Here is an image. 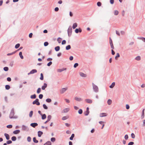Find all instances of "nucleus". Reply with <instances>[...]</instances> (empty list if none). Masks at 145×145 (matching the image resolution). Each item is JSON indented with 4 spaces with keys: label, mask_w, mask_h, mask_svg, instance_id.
I'll return each instance as SVG.
<instances>
[{
    "label": "nucleus",
    "mask_w": 145,
    "mask_h": 145,
    "mask_svg": "<svg viewBox=\"0 0 145 145\" xmlns=\"http://www.w3.org/2000/svg\"><path fill=\"white\" fill-rule=\"evenodd\" d=\"M14 109L12 108V109L10 112L9 115V118L10 119H16L17 118V117L16 116H14Z\"/></svg>",
    "instance_id": "1"
},
{
    "label": "nucleus",
    "mask_w": 145,
    "mask_h": 145,
    "mask_svg": "<svg viewBox=\"0 0 145 145\" xmlns=\"http://www.w3.org/2000/svg\"><path fill=\"white\" fill-rule=\"evenodd\" d=\"M92 84L93 85V88L94 91L96 93L98 92L99 91V89L98 86L95 85L93 83H92Z\"/></svg>",
    "instance_id": "2"
},
{
    "label": "nucleus",
    "mask_w": 145,
    "mask_h": 145,
    "mask_svg": "<svg viewBox=\"0 0 145 145\" xmlns=\"http://www.w3.org/2000/svg\"><path fill=\"white\" fill-rule=\"evenodd\" d=\"M68 36L69 37H70L72 34V28L71 26H70L67 30Z\"/></svg>",
    "instance_id": "3"
},
{
    "label": "nucleus",
    "mask_w": 145,
    "mask_h": 145,
    "mask_svg": "<svg viewBox=\"0 0 145 145\" xmlns=\"http://www.w3.org/2000/svg\"><path fill=\"white\" fill-rule=\"evenodd\" d=\"M39 99H36L33 101L32 104L33 105H36L37 106H39L40 104L39 101Z\"/></svg>",
    "instance_id": "4"
},
{
    "label": "nucleus",
    "mask_w": 145,
    "mask_h": 145,
    "mask_svg": "<svg viewBox=\"0 0 145 145\" xmlns=\"http://www.w3.org/2000/svg\"><path fill=\"white\" fill-rule=\"evenodd\" d=\"M22 129L24 131H28L29 130V128L28 127L24 125H23L22 126Z\"/></svg>",
    "instance_id": "5"
},
{
    "label": "nucleus",
    "mask_w": 145,
    "mask_h": 145,
    "mask_svg": "<svg viewBox=\"0 0 145 145\" xmlns=\"http://www.w3.org/2000/svg\"><path fill=\"white\" fill-rule=\"evenodd\" d=\"M89 108L88 107L86 108V111H85L84 112V114L86 116H88L89 113Z\"/></svg>",
    "instance_id": "6"
},
{
    "label": "nucleus",
    "mask_w": 145,
    "mask_h": 145,
    "mask_svg": "<svg viewBox=\"0 0 145 145\" xmlns=\"http://www.w3.org/2000/svg\"><path fill=\"white\" fill-rule=\"evenodd\" d=\"M74 31L76 33H78L79 32L81 33L82 32V30L81 28H79L78 29L76 28Z\"/></svg>",
    "instance_id": "7"
},
{
    "label": "nucleus",
    "mask_w": 145,
    "mask_h": 145,
    "mask_svg": "<svg viewBox=\"0 0 145 145\" xmlns=\"http://www.w3.org/2000/svg\"><path fill=\"white\" fill-rule=\"evenodd\" d=\"M67 89V88H63L60 91V93L61 94H63Z\"/></svg>",
    "instance_id": "8"
},
{
    "label": "nucleus",
    "mask_w": 145,
    "mask_h": 145,
    "mask_svg": "<svg viewBox=\"0 0 145 145\" xmlns=\"http://www.w3.org/2000/svg\"><path fill=\"white\" fill-rule=\"evenodd\" d=\"M38 124L37 123H31L30 126L33 128H35L37 126Z\"/></svg>",
    "instance_id": "9"
},
{
    "label": "nucleus",
    "mask_w": 145,
    "mask_h": 145,
    "mask_svg": "<svg viewBox=\"0 0 145 145\" xmlns=\"http://www.w3.org/2000/svg\"><path fill=\"white\" fill-rule=\"evenodd\" d=\"M47 84L46 83H44L43 85L42 86L41 88L43 90L45 89V88L47 87Z\"/></svg>",
    "instance_id": "10"
},
{
    "label": "nucleus",
    "mask_w": 145,
    "mask_h": 145,
    "mask_svg": "<svg viewBox=\"0 0 145 145\" xmlns=\"http://www.w3.org/2000/svg\"><path fill=\"white\" fill-rule=\"evenodd\" d=\"M69 110V109L68 108H66L64 109L62 111V113H67L68 112Z\"/></svg>",
    "instance_id": "11"
},
{
    "label": "nucleus",
    "mask_w": 145,
    "mask_h": 145,
    "mask_svg": "<svg viewBox=\"0 0 145 145\" xmlns=\"http://www.w3.org/2000/svg\"><path fill=\"white\" fill-rule=\"evenodd\" d=\"M86 102L89 104H91L92 103V100L90 99H86L85 100Z\"/></svg>",
    "instance_id": "12"
},
{
    "label": "nucleus",
    "mask_w": 145,
    "mask_h": 145,
    "mask_svg": "<svg viewBox=\"0 0 145 145\" xmlns=\"http://www.w3.org/2000/svg\"><path fill=\"white\" fill-rule=\"evenodd\" d=\"M107 116L106 113H101L100 114V116L101 117H105Z\"/></svg>",
    "instance_id": "13"
},
{
    "label": "nucleus",
    "mask_w": 145,
    "mask_h": 145,
    "mask_svg": "<svg viewBox=\"0 0 145 145\" xmlns=\"http://www.w3.org/2000/svg\"><path fill=\"white\" fill-rule=\"evenodd\" d=\"M4 136L7 140H8L10 139V136L8 134L5 133L4 134Z\"/></svg>",
    "instance_id": "14"
},
{
    "label": "nucleus",
    "mask_w": 145,
    "mask_h": 145,
    "mask_svg": "<svg viewBox=\"0 0 145 145\" xmlns=\"http://www.w3.org/2000/svg\"><path fill=\"white\" fill-rule=\"evenodd\" d=\"M74 99L76 101H81L83 100V99L80 98H78L76 97H75L74 98Z\"/></svg>",
    "instance_id": "15"
},
{
    "label": "nucleus",
    "mask_w": 145,
    "mask_h": 145,
    "mask_svg": "<svg viewBox=\"0 0 145 145\" xmlns=\"http://www.w3.org/2000/svg\"><path fill=\"white\" fill-rule=\"evenodd\" d=\"M20 132V130L19 129L15 130L13 131V133L14 134H17Z\"/></svg>",
    "instance_id": "16"
},
{
    "label": "nucleus",
    "mask_w": 145,
    "mask_h": 145,
    "mask_svg": "<svg viewBox=\"0 0 145 145\" xmlns=\"http://www.w3.org/2000/svg\"><path fill=\"white\" fill-rule=\"evenodd\" d=\"M37 133L38 137H40L43 134L42 131H40L38 132Z\"/></svg>",
    "instance_id": "17"
},
{
    "label": "nucleus",
    "mask_w": 145,
    "mask_h": 145,
    "mask_svg": "<svg viewBox=\"0 0 145 145\" xmlns=\"http://www.w3.org/2000/svg\"><path fill=\"white\" fill-rule=\"evenodd\" d=\"M41 119L42 120L45 119L46 118V116L45 114H42V115H41Z\"/></svg>",
    "instance_id": "18"
},
{
    "label": "nucleus",
    "mask_w": 145,
    "mask_h": 145,
    "mask_svg": "<svg viewBox=\"0 0 145 145\" xmlns=\"http://www.w3.org/2000/svg\"><path fill=\"white\" fill-rule=\"evenodd\" d=\"M54 49L56 52L59 51L60 49V47L59 46H57L55 47Z\"/></svg>",
    "instance_id": "19"
},
{
    "label": "nucleus",
    "mask_w": 145,
    "mask_h": 145,
    "mask_svg": "<svg viewBox=\"0 0 145 145\" xmlns=\"http://www.w3.org/2000/svg\"><path fill=\"white\" fill-rule=\"evenodd\" d=\"M80 75L83 77H85L86 76V75L83 72H80Z\"/></svg>",
    "instance_id": "20"
},
{
    "label": "nucleus",
    "mask_w": 145,
    "mask_h": 145,
    "mask_svg": "<svg viewBox=\"0 0 145 145\" xmlns=\"http://www.w3.org/2000/svg\"><path fill=\"white\" fill-rule=\"evenodd\" d=\"M115 84V82H113L109 86L110 88H113V87L114 86Z\"/></svg>",
    "instance_id": "21"
},
{
    "label": "nucleus",
    "mask_w": 145,
    "mask_h": 145,
    "mask_svg": "<svg viewBox=\"0 0 145 145\" xmlns=\"http://www.w3.org/2000/svg\"><path fill=\"white\" fill-rule=\"evenodd\" d=\"M31 74H33L37 72V70L36 69H33L31 71Z\"/></svg>",
    "instance_id": "22"
},
{
    "label": "nucleus",
    "mask_w": 145,
    "mask_h": 145,
    "mask_svg": "<svg viewBox=\"0 0 145 145\" xmlns=\"http://www.w3.org/2000/svg\"><path fill=\"white\" fill-rule=\"evenodd\" d=\"M44 145H52V143L50 141H48L44 144Z\"/></svg>",
    "instance_id": "23"
},
{
    "label": "nucleus",
    "mask_w": 145,
    "mask_h": 145,
    "mask_svg": "<svg viewBox=\"0 0 145 145\" xmlns=\"http://www.w3.org/2000/svg\"><path fill=\"white\" fill-rule=\"evenodd\" d=\"M36 97V95L35 94L32 95L30 96V98L31 99H35Z\"/></svg>",
    "instance_id": "24"
},
{
    "label": "nucleus",
    "mask_w": 145,
    "mask_h": 145,
    "mask_svg": "<svg viewBox=\"0 0 145 145\" xmlns=\"http://www.w3.org/2000/svg\"><path fill=\"white\" fill-rule=\"evenodd\" d=\"M77 26V24L76 23H74L73 24L72 28L73 29H75Z\"/></svg>",
    "instance_id": "25"
},
{
    "label": "nucleus",
    "mask_w": 145,
    "mask_h": 145,
    "mask_svg": "<svg viewBox=\"0 0 145 145\" xmlns=\"http://www.w3.org/2000/svg\"><path fill=\"white\" fill-rule=\"evenodd\" d=\"M11 140L12 141H15L16 139H17V138H16V137L15 136H12V137H11Z\"/></svg>",
    "instance_id": "26"
},
{
    "label": "nucleus",
    "mask_w": 145,
    "mask_h": 145,
    "mask_svg": "<svg viewBox=\"0 0 145 145\" xmlns=\"http://www.w3.org/2000/svg\"><path fill=\"white\" fill-rule=\"evenodd\" d=\"M71 48V46L70 45H68L66 46L65 47V49L66 50H69Z\"/></svg>",
    "instance_id": "27"
},
{
    "label": "nucleus",
    "mask_w": 145,
    "mask_h": 145,
    "mask_svg": "<svg viewBox=\"0 0 145 145\" xmlns=\"http://www.w3.org/2000/svg\"><path fill=\"white\" fill-rule=\"evenodd\" d=\"M33 142L35 143H37L38 142V141L36 140V138L35 137H34L33 138Z\"/></svg>",
    "instance_id": "28"
},
{
    "label": "nucleus",
    "mask_w": 145,
    "mask_h": 145,
    "mask_svg": "<svg viewBox=\"0 0 145 145\" xmlns=\"http://www.w3.org/2000/svg\"><path fill=\"white\" fill-rule=\"evenodd\" d=\"M19 56L21 59H24V57L22 55V52H19Z\"/></svg>",
    "instance_id": "29"
},
{
    "label": "nucleus",
    "mask_w": 145,
    "mask_h": 145,
    "mask_svg": "<svg viewBox=\"0 0 145 145\" xmlns=\"http://www.w3.org/2000/svg\"><path fill=\"white\" fill-rule=\"evenodd\" d=\"M74 137V134L73 133L72 134L71 137H70L69 139L71 140H72Z\"/></svg>",
    "instance_id": "30"
},
{
    "label": "nucleus",
    "mask_w": 145,
    "mask_h": 145,
    "mask_svg": "<svg viewBox=\"0 0 145 145\" xmlns=\"http://www.w3.org/2000/svg\"><path fill=\"white\" fill-rule=\"evenodd\" d=\"M33 111L32 110H31L30 111V112H29V117L30 118H31L32 116L33 115Z\"/></svg>",
    "instance_id": "31"
},
{
    "label": "nucleus",
    "mask_w": 145,
    "mask_h": 145,
    "mask_svg": "<svg viewBox=\"0 0 145 145\" xmlns=\"http://www.w3.org/2000/svg\"><path fill=\"white\" fill-rule=\"evenodd\" d=\"M40 79L41 80H42L44 79V76L42 73L40 74Z\"/></svg>",
    "instance_id": "32"
},
{
    "label": "nucleus",
    "mask_w": 145,
    "mask_h": 145,
    "mask_svg": "<svg viewBox=\"0 0 145 145\" xmlns=\"http://www.w3.org/2000/svg\"><path fill=\"white\" fill-rule=\"evenodd\" d=\"M46 101L48 103H50L51 102L52 100L51 99L48 98L46 100Z\"/></svg>",
    "instance_id": "33"
},
{
    "label": "nucleus",
    "mask_w": 145,
    "mask_h": 145,
    "mask_svg": "<svg viewBox=\"0 0 145 145\" xmlns=\"http://www.w3.org/2000/svg\"><path fill=\"white\" fill-rule=\"evenodd\" d=\"M120 55L119 53H117L116 56L115 57V59L117 60L118 57H120Z\"/></svg>",
    "instance_id": "34"
},
{
    "label": "nucleus",
    "mask_w": 145,
    "mask_h": 145,
    "mask_svg": "<svg viewBox=\"0 0 145 145\" xmlns=\"http://www.w3.org/2000/svg\"><path fill=\"white\" fill-rule=\"evenodd\" d=\"M5 89L7 90H8L10 88V86L8 85H6L5 86Z\"/></svg>",
    "instance_id": "35"
},
{
    "label": "nucleus",
    "mask_w": 145,
    "mask_h": 145,
    "mask_svg": "<svg viewBox=\"0 0 145 145\" xmlns=\"http://www.w3.org/2000/svg\"><path fill=\"white\" fill-rule=\"evenodd\" d=\"M43 108L45 110H47L48 109V106L46 105L45 104H43Z\"/></svg>",
    "instance_id": "36"
},
{
    "label": "nucleus",
    "mask_w": 145,
    "mask_h": 145,
    "mask_svg": "<svg viewBox=\"0 0 145 145\" xmlns=\"http://www.w3.org/2000/svg\"><path fill=\"white\" fill-rule=\"evenodd\" d=\"M69 117L67 116H64L62 117V119L63 120H65L67 119Z\"/></svg>",
    "instance_id": "37"
},
{
    "label": "nucleus",
    "mask_w": 145,
    "mask_h": 145,
    "mask_svg": "<svg viewBox=\"0 0 145 145\" xmlns=\"http://www.w3.org/2000/svg\"><path fill=\"white\" fill-rule=\"evenodd\" d=\"M52 118V116L50 115H49L47 117V120L49 121L51 120Z\"/></svg>",
    "instance_id": "38"
},
{
    "label": "nucleus",
    "mask_w": 145,
    "mask_h": 145,
    "mask_svg": "<svg viewBox=\"0 0 145 145\" xmlns=\"http://www.w3.org/2000/svg\"><path fill=\"white\" fill-rule=\"evenodd\" d=\"M56 139L55 137H52L50 139L51 141L53 142H54L56 141Z\"/></svg>",
    "instance_id": "39"
},
{
    "label": "nucleus",
    "mask_w": 145,
    "mask_h": 145,
    "mask_svg": "<svg viewBox=\"0 0 145 145\" xmlns=\"http://www.w3.org/2000/svg\"><path fill=\"white\" fill-rule=\"evenodd\" d=\"M112 100L110 99H108L107 101V103L109 105H110L112 103Z\"/></svg>",
    "instance_id": "40"
},
{
    "label": "nucleus",
    "mask_w": 145,
    "mask_h": 145,
    "mask_svg": "<svg viewBox=\"0 0 145 145\" xmlns=\"http://www.w3.org/2000/svg\"><path fill=\"white\" fill-rule=\"evenodd\" d=\"M62 39L60 37H58L57 39V41H58L59 43H60L61 42V40Z\"/></svg>",
    "instance_id": "41"
},
{
    "label": "nucleus",
    "mask_w": 145,
    "mask_h": 145,
    "mask_svg": "<svg viewBox=\"0 0 145 145\" xmlns=\"http://www.w3.org/2000/svg\"><path fill=\"white\" fill-rule=\"evenodd\" d=\"M6 143L7 144H11L12 143V140H8L7 141Z\"/></svg>",
    "instance_id": "42"
},
{
    "label": "nucleus",
    "mask_w": 145,
    "mask_h": 145,
    "mask_svg": "<svg viewBox=\"0 0 145 145\" xmlns=\"http://www.w3.org/2000/svg\"><path fill=\"white\" fill-rule=\"evenodd\" d=\"M135 59L139 61L141 59V57L140 56H137L135 58Z\"/></svg>",
    "instance_id": "43"
},
{
    "label": "nucleus",
    "mask_w": 145,
    "mask_h": 145,
    "mask_svg": "<svg viewBox=\"0 0 145 145\" xmlns=\"http://www.w3.org/2000/svg\"><path fill=\"white\" fill-rule=\"evenodd\" d=\"M8 68L7 67H5L3 68V70L5 71H8Z\"/></svg>",
    "instance_id": "44"
},
{
    "label": "nucleus",
    "mask_w": 145,
    "mask_h": 145,
    "mask_svg": "<svg viewBox=\"0 0 145 145\" xmlns=\"http://www.w3.org/2000/svg\"><path fill=\"white\" fill-rule=\"evenodd\" d=\"M41 91V89L40 88H38V89L37 90V93L39 94L40 92Z\"/></svg>",
    "instance_id": "45"
},
{
    "label": "nucleus",
    "mask_w": 145,
    "mask_h": 145,
    "mask_svg": "<svg viewBox=\"0 0 145 145\" xmlns=\"http://www.w3.org/2000/svg\"><path fill=\"white\" fill-rule=\"evenodd\" d=\"M78 113L80 114H81L82 113L83 110L82 109H80L78 111Z\"/></svg>",
    "instance_id": "46"
},
{
    "label": "nucleus",
    "mask_w": 145,
    "mask_h": 145,
    "mask_svg": "<svg viewBox=\"0 0 145 145\" xmlns=\"http://www.w3.org/2000/svg\"><path fill=\"white\" fill-rule=\"evenodd\" d=\"M20 45L19 43H18L15 45V48L16 49H17L20 47Z\"/></svg>",
    "instance_id": "47"
},
{
    "label": "nucleus",
    "mask_w": 145,
    "mask_h": 145,
    "mask_svg": "<svg viewBox=\"0 0 145 145\" xmlns=\"http://www.w3.org/2000/svg\"><path fill=\"white\" fill-rule=\"evenodd\" d=\"M12 127V125H8L7 126V127L8 128L11 129Z\"/></svg>",
    "instance_id": "48"
},
{
    "label": "nucleus",
    "mask_w": 145,
    "mask_h": 145,
    "mask_svg": "<svg viewBox=\"0 0 145 145\" xmlns=\"http://www.w3.org/2000/svg\"><path fill=\"white\" fill-rule=\"evenodd\" d=\"M119 14V12L117 10L114 11V14L115 15H117Z\"/></svg>",
    "instance_id": "49"
},
{
    "label": "nucleus",
    "mask_w": 145,
    "mask_h": 145,
    "mask_svg": "<svg viewBox=\"0 0 145 145\" xmlns=\"http://www.w3.org/2000/svg\"><path fill=\"white\" fill-rule=\"evenodd\" d=\"M27 140L28 142H30L31 140V138L29 136L27 137Z\"/></svg>",
    "instance_id": "50"
},
{
    "label": "nucleus",
    "mask_w": 145,
    "mask_h": 145,
    "mask_svg": "<svg viewBox=\"0 0 145 145\" xmlns=\"http://www.w3.org/2000/svg\"><path fill=\"white\" fill-rule=\"evenodd\" d=\"M44 44L45 46H46L49 44V43L48 42L46 41L44 42Z\"/></svg>",
    "instance_id": "51"
},
{
    "label": "nucleus",
    "mask_w": 145,
    "mask_h": 145,
    "mask_svg": "<svg viewBox=\"0 0 145 145\" xmlns=\"http://www.w3.org/2000/svg\"><path fill=\"white\" fill-rule=\"evenodd\" d=\"M43 95L42 94H40L39 95V97L40 99H41L43 98Z\"/></svg>",
    "instance_id": "52"
},
{
    "label": "nucleus",
    "mask_w": 145,
    "mask_h": 145,
    "mask_svg": "<svg viewBox=\"0 0 145 145\" xmlns=\"http://www.w3.org/2000/svg\"><path fill=\"white\" fill-rule=\"evenodd\" d=\"M52 63V61H50L47 64V66L49 67L50 66Z\"/></svg>",
    "instance_id": "53"
},
{
    "label": "nucleus",
    "mask_w": 145,
    "mask_h": 145,
    "mask_svg": "<svg viewBox=\"0 0 145 145\" xmlns=\"http://www.w3.org/2000/svg\"><path fill=\"white\" fill-rule=\"evenodd\" d=\"M97 5L98 7H100L101 5V3L100 2H98L97 3Z\"/></svg>",
    "instance_id": "54"
},
{
    "label": "nucleus",
    "mask_w": 145,
    "mask_h": 145,
    "mask_svg": "<svg viewBox=\"0 0 145 145\" xmlns=\"http://www.w3.org/2000/svg\"><path fill=\"white\" fill-rule=\"evenodd\" d=\"M66 40H64L62 41V42H61V44L62 45L65 44L66 43Z\"/></svg>",
    "instance_id": "55"
},
{
    "label": "nucleus",
    "mask_w": 145,
    "mask_h": 145,
    "mask_svg": "<svg viewBox=\"0 0 145 145\" xmlns=\"http://www.w3.org/2000/svg\"><path fill=\"white\" fill-rule=\"evenodd\" d=\"M78 65V63H75L74 65V68H76Z\"/></svg>",
    "instance_id": "56"
},
{
    "label": "nucleus",
    "mask_w": 145,
    "mask_h": 145,
    "mask_svg": "<svg viewBox=\"0 0 145 145\" xmlns=\"http://www.w3.org/2000/svg\"><path fill=\"white\" fill-rule=\"evenodd\" d=\"M131 137L133 138H134L135 137V136L134 133H132L131 134Z\"/></svg>",
    "instance_id": "57"
},
{
    "label": "nucleus",
    "mask_w": 145,
    "mask_h": 145,
    "mask_svg": "<svg viewBox=\"0 0 145 145\" xmlns=\"http://www.w3.org/2000/svg\"><path fill=\"white\" fill-rule=\"evenodd\" d=\"M128 136L127 135H125L124 136V138L126 140H127L128 138Z\"/></svg>",
    "instance_id": "58"
},
{
    "label": "nucleus",
    "mask_w": 145,
    "mask_h": 145,
    "mask_svg": "<svg viewBox=\"0 0 145 145\" xmlns=\"http://www.w3.org/2000/svg\"><path fill=\"white\" fill-rule=\"evenodd\" d=\"M63 71L62 69H57V72H61Z\"/></svg>",
    "instance_id": "59"
},
{
    "label": "nucleus",
    "mask_w": 145,
    "mask_h": 145,
    "mask_svg": "<svg viewBox=\"0 0 145 145\" xmlns=\"http://www.w3.org/2000/svg\"><path fill=\"white\" fill-rule=\"evenodd\" d=\"M134 144V142H130L129 143L128 145H133Z\"/></svg>",
    "instance_id": "60"
},
{
    "label": "nucleus",
    "mask_w": 145,
    "mask_h": 145,
    "mask_svg": "<svg viewBox=\"0 0 145 145\" xmlns=\"http://www.w3.org/2000/svg\"><path fill=\"white\" fill-rule=\"evenodd\" d=\"M59 10V8L58 7H56L54 8V10L55 12H57Z\"/></svg>",
    "instance_id": "61"
},
{
    "label": "nucleus",
    "mask_w": 145,
    "mask_h": 145,
    "mask_svg": "<svg viewBox=\"0 0 145 145\" xmlns=\"http://www.w3.org/2000/svg\"><path fill=\"white\" fill-rule=\"evenodd\" d=\"M126 109L127 110H128L130 108V106L128 104H126Z\"/></svg>",
    "instance_id": "62"
},
{
    "label": "nucleus",
    "mask_w": 145,
    "mask_h": 145,
    "mask_svg": "<svg viewBox=\"0 0 145 145\" xmlns=\"http://www.w3.org/2000/svg\"><path fill=\"white\" fill-rule=\"evenodd\" d=\"M7 80L8 82H10L11 80V78L10 77H8L7 78Z\"/></svg>",
    "instance_id": "63"
},
{
    "label": "nucleus",
    "mask_w": 145,
    "mask_h": 145,
    "mask_svg": "<svg viewBox=\"0 0 145 145\" xmlns=\"http://www.w3.org/2000/svg\"><path fill=\"white\" fill-rule=\"evenodd\" d=\"M140 39L145 42V38L143 37H141Z\"/></svg>",
    "instance_id": "64"
}]
</instances>
